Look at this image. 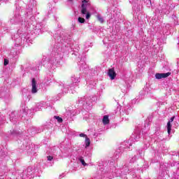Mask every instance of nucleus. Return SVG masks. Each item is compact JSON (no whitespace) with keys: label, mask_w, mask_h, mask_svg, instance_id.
Instances as JSON below:
<instances>
[{"label":"nucleus","mask_w":179,"mask_h":179,"mask_svg":"<svg viewBox=\"0 0 179 179\" xmlns=\"http://www.w3.org/2000/svg\"><path fill=\"white\" fill-rule=\"evenodd\" d=\"M99 164H101L99 165V171H101V173H103V174H110V173H114L115 170V166H114V161H108V162H102Z\"/></svg>","instance_id":"1"},{"label":"nucleus","mask_w":179,"mask_h":179,"mask_svg":"<svg viewBox=\"0 0 179 179\" xmlns=\"http://www.w3.org/2000/svg\"><path fill=\"white\" fill-rule=\"evenodd\" d=\"M57 40H59L60 43L66 47L67 48L71 47V41H72V38L71 36L68 35L66 32L62 31L59 36L57 37Z\"/></svg>","instance_id":"2"},{"label":"nucleus","mask_w":179,"mask_h":179,"mask_svg":"<svg viewBox=\"0 0 179 179\" xmlns=\"http://www.w3.org/2000/svg\"><path fill=\"white\" fill-rule=\"evenodd\" d=\"M139 138H141V134H138V133H134L132 134L130 139L128 141H124V143L120 146V149H129L130 146H132V141L136 142Z\"/></svg>","instance_id":"3"},{"label":"nucleus","mask_w":179,"mask_h":179,"mask_svg":"<svg viewBox=\"0 0 179 179\" xmlns=\"http://www.w3.org/2000/svg\"><path fill=\"white\" fill-rule=\"evenodd\" d=\"M33 174V168L29 166L22 172H16L17 179H29V177Z\"/></svg>","instance_id":"4"},{"label":"nucleus","mask_w":179,"mask_h":179,"mask_svg":"<svg viewBox=\"0 0 179 179\" xmlns=\"http://www.w3.org/2000/svg\"><path fill=\"white\" fill-rule=\"evenodd\" d=\"M23 22V17L20 15L19 10H16L14 15L10 19V24H20Z\"/></svg>","instance_id":"5"},{"label":"nucleus","mask_w":179,"mask_h":179,"mask_svg":"<svg viewBox=\"0 0 179 179\" xmlns=\"http://www.w3.org/2000/svg\"><path fill=\"white\" fill-rule=\"evenodd\" d=\"M96 100V98L92 97H87L86 96L78 98V104L82 106H90L91 103H93Z\"/></svg>","instance_id":"6"},{"label":"nucleus","mask_w":179,"mask_h":179,"mask_svg":"<svg viewBox=\"0 0 179 179\" xmlns=\"http://www.w3.org/2000/svg\"><path fill=\"white\" fill-rule=\"evenodd\" d=\"M70 87H73V86H76L79 82H80V76H78L76 75H72L71 77Z\"/></svg>","instance_id":"7"},{"label":"nucleus","mask_w":179,"mask_h":179,"mask_svg":"<svg viewBox=\"0 0 179 179\" xmlns=\"http://www.w3.org/2000/svg\"><path fill=\"white\" fill-rule=\"evenodd\" d=\"M32 31L36 36H39V34H41L44 31V28L41 27L40 24H38Z\"/></svg>","instance_id":"8"},{"label":"nucleus","mask_w":179,"mask_h":179,"mask_svg":"<svg viewBox=\"0 0 179 179\" xmlns=\"http://www.w3.org/2000/svg\"><path fill=\"white\" fill-rule=\"evenodd\" d=\"M20 148L22 150H29L30 149V145L29 143H27V140H23V141H20Z\"/></svg>","instance_id":"9"},{"label":"nucleus","mask_w":179,"mask_h":179,"mask_svg":"<svg viewBox=\"0 0 179 179\" xmlns=\"http://www.w3.org/2000/svg\"><path fill=\"white\" fill-rule=\"evenodd\" d=\"M81 13L82 15H86L85 19L87 20L90 19V16H92L90 13L87 12V8L85 7V4L81 6Z\"/></svg>","instance_id":"10"},{"label":"nucleus","mask_w":179,"mask_h":179,"mask_svg":"<svg viewBox=\"0 0 179 179\" xmlns=\"http://www.w3.org/2000/svg\"><path fill=\"white\" fill-rule=\"evenodd\" d=\"M38 92V90L37 89V82H36L35 78H32L31 80V93L32 94H36Z\"/></svg>","instance_id":"11"},{"label":"nucleus","mask_w":179,"mask_h":179,"mask_svg":"<svg viewBox=\"0 0 179 179\" xmlns=\"http://www.w3.org/2000/svg\"><path fill=\"white\" fill-rule=\"evenodd\" d=\"M171 75V73L170 72L162 73H157L155 74V78L156 79H163L164 78H169V76H170Z\"/></svg>","instance_id":"12"},{"label":"nucleus","mask_w":179,"mask_h":179,"mask_svg":"<svg viewBox=\"0 0 179 179\" xmlns=\"http://www.w3.org/2000/svg\"><path fill=\"white\" fill-rule=\"evenodd\" d=\"M108 76L110 78L111 80H114L115 79V76H117V73L114 71V69H110L108 71Z\"/></svg>","instance_id":"13"},{"label":"nucleus","mask_w":179,"mask_h":179,"mask_svg":"<svg viewBox=\"0 0 179 179\" xmlns=\"http://www.w3.org/2000/svg\"><path fill=\"white\" fill-rule=\"evenodd\" d=\"M175 118H176V116L171 117V119L169 120V121L167 123V132H168L169 135H170V134H171V122H173V121H174Z\"/></svg>","instance_id":"14"},{"label":"nucleus","mask_w":179,"mask_h":179,"mask_svg":"<svg viewBox=\"0 0 179 179\" xmlns=\"http://www.w3.org/2000/svg\"><path fill=\"white\" fill-rule=\"evenodd\" d=\"M60 87L61 89H62V93L66 94V93H68V92L69 91V87H71V85H65V84L63 85H60Z\"/></svg>","instance_id":"15"},{"label":"nucleus","mask_w":179,"mask_h":179,"mask_svg":"<svg viewBox=\"0 0 179 179\" xmlns=\"http://www.w3.org/2000/svg\"><path fill=\"white\" fill-rule=\"evenodd\" d=\"M10 57L15 59H17V50L16 49L12 50L10 53Z\"/></svg>","instance_id":"16"},{"label":"nucleus","mask_w":179,"mask_h":179,"mask_svg":"<svg viewBox=\"0 0 179 179\" xmlns=\"http://www.w3.org/2000/svg\"><path fill=\"white\" fill-rule=\"evenodd\" d=\"M169 167H170V164H169L168 163H164V164L160 165V169L163 171H166V169H169Z\"/></svg>","instance_id":"17"},{"label":"nucleus","mask_w":179,"mask_h":179,"mask_svg":"<svg viewBox=\"0 0 179 179\" xmlns=\"http://www.w3.org/2000/svg\"><path fill=\"white\" fill-rule=\"evenodd\" d=\"M10 121L13 124H16V117H15V112H12L10 115Z\"/></svg>","instance_id":"18"},{"label":"nucleus","mask_w":179,"mask_h":179,"mask_svg":"<svg viewBox=\"0 0 179 179\" xmlns=\"http://www.w3.org/2000/svg\"><path fill=\"white\" fill-rule=\"evenodd\" d=\"M109 123H110V120L108 119V116L104 115L103 118V124L104 125H107V124H109Z\"/></svg>","instance_id":"19"},{"label":"nucleus","mask_w":179,"mask_h":179,"mask_svg":"<svg viewBox=\"0 0 179 179\" xmlns=\"http://www.w3.org/2000/svg\"><path fill=\"white\" fill-rule=\"evenodd\" d=\"M82 5H84V8H89L90 6V3L89 2V0H83Z\"/></svg>","instance_id":"20"},{"label":"nucleus","mask_w":179,"mask_h":179,"mask_svg":"<svg viewBox=\"0 0 179 179\" xmlns=\"http://www.w3.org/2000/svg\"><path fill=\"white\" fill-rule=\"evenodd\" d=\"M42 107H44V103H37L36 111H39V110H41Z\"/></svg>","instance_id":"21"},{"label":"nucleus","mask_w":179,"mask_h":179,"mask_svg":"<svg viewBox=\"0 0 179 179\" xmlns=\"http://www.w3.org/2000/svg\"><path fill=\"white\" fill-rule=\"evenodd\" d=\"M78 162H80V164H83V166H87V164L85 162V159H83V157H80L78 158Z\"/></svg>","instance_id":"22"},{"label":"nucleus","mask_w":179,"mask_h":179,"mask_svg":"<svg viewBox=\"0 0 179 179\" xmlns=\"http://www.w3.org/2000/svg\"><path fill=\"white\" fill-rule=\"evenodd\" d=\"M96 18L100 22V23H104V18H103L100 14L96 15Z\"/></svg>","instance_id":"23"},{"label":"nucleus","mask_w":179,"mask_h":179,"mask_svg":"<svg viewBox=\"0 0 179 179\" xmlns=\"http://www.w3.org/2000/svg\"><path fill=\"white\" fill-rule=\"evenodd\" d=\"M129 111H131V107H130V106H127V107H125L124 110V113L127 115H129Z\"/></svg>","instance_id":"24"},{"label":"nucleus","mask_w":179,"mask_h":179,"mask_svg":"<svg viewBox=\"0 0 179 179\" xmlns=\"http://www.w3.org/2000/svg\"><path fill=\"white\" fill-rule=\"evenodd\" d=\"M90 146V138L86 137L85 138V148H89Z\"/></svg>","instance_id":"25"},{"label":"nucleus","mask_w":179,"mask_h":179,"mask_svg":"<svg viewBox=\"0 0 179 179\" xmlns=\"http://www.w3.org/2000/svg\"><path fill=\"white\" fill-rule=\"evenodd\" d=\"M122 170V174H120V176H122L123 174H124V175L128 174V171H129L128 168L125 167Z\"/></svg>","instance_id":"26"},{"label":"nucleus","mask_w":179,"mask_h":179,"mask_svg":"<svg viewBox=\"0 0 179 179\" xmlns=\"http://www.w3.org/2000/svg\"><path fill=\"white\" fill-rule=\"evenodd\" d=\"M54 118L57 120V122L61 123L62 122L63 120L59 116H54Z\"/></svg>","instance_id":"27"},{"label":"nucleus","mask_w":179,"mask_h":179,"mask_svg":"<svg viewBox=\"0 0 179 179\" xmlns=\"http://www.w3.org/2000/svg\"><path fill=\"white\" fill-rule=\"evenodd\" d=\"M48 162H54V157L52 156H48Z\"/></svg>","instance_id":"28"},{"label":"nucleus","mask_w":179,"mask_h":179,"mask_svg":"<svg viewBox=\"0 0 179 179\" xmlns=\"http://www.w3.org/2000/svg\"><path fill=\"white\" fill-rule=\"evenodd\" d=\"M135 162H136V156L133 157L130 159V163H135Z\"/></svg>","instance_id":"29"},{"label":"nucleus","mask_w":179,"mask_h":179,"mask_svg":"<svg viewBox=\"0 0 179 179\" xmlns=\"http://www.w3.org/2000/svg\"><path fill=\"white\" fill-rule=\"evenodd\" d=\"M78 22L79 23H84L85 22V18H82L81 17H78Z\"/></svg>","instance_id":"30"},{"label":"nucleus","mask_w":179,"mask_h":179,"mask_svg":"<svg viewBox=\"0 0 179 179\" xmlns=\"http://www.w3.org/2000/svg\"><path fill=\"white\" fill-rule=\"evenodd\" d=\"M53 51H54V52H55L56 54H59V48H53Z\"/></svg>","instance_id":"31"},{"label":"nucleus","mask_w":179,"mask_h":179,"mask_svg":"<svg viewBox=\"0 0 179 179\" xmlns=\"http://www.w3.org/2000/svg\"><path fill=\"white\" fill-rule=\"evenodd\" d=\"M79 136H80V138H85V139L87 138V136L83 133L80 134Z\"/></svg>","instance_id":"32"},{"label":"nucleus","mask_w":179,"mask_h":179,"mask_svg":"<svg viewBox=\"0 0 179 179\" xmlns=\"http://www.w3.org/2000/svg\"><path fill=\"white\" fill-rule=\"evenodd\" d=\"M159 131H160V127H157L155 129V134L159 135Z\"/></svg>","instance_id":"33"},{"label":"nucleus","mask_w":179,"mask_h":179,"mask_svg":"<svg viewBox=\"0 0 179 179\" xmlns=\"http://www.w3.org/2000/svg\"><path fill=\"white\" fill-rule=\"evenodd\" d=\"M27 115V113L26 112H23V115H22V120H26L25 117Z\"/></svg>","instance_id":"34"},{"label":"nucleus","mask_w":179,"mask_h":179,"mask_svg":"<svg viewBox=\"0 0 179 179\" xmlns=\"http://www.w3.org/2000/svg\"><path fill=\"white\" fill-rule=\"evenodd\" d=\"M9 64V60L8 59H4V66H6Z\"/></svg>","instance_id":"35"},{"label":"nucleus","mask_w":179,"mask_h":179,"mask_svg":"<svg viewBox=\"0 0 179 179\" xmlns=\"http://www.w3.org/2000/svg\"><path fill=\"white\" fill-rule=\"evenodd\" d=\"M2 29L3 30V31H8V29L7 27L3 26L2 27Z\"/></svg>","instance_id":"36"},{"label":"nucleus","mask_w":179,"mask_h":179,"mask_svg":"<svg viewBox=\"0 0 179 179\" xmlns=\"http://www.w3.org/2000/svg\"><path fill=\"white\" fill-rule=\"evenodd\" d=\"M59 178H62L63 177H65V173H62L61 175H59Z\"/></svg>","instance_id":"37"},{"label":"nucleus","mask_w":179,"mask_h":179,"mask_svg":"<svg viewBox=\"0 0 179 179\" xmlns=\"http://www.w3.org/2000/svg\"><path fill=\"white\" fill-rule=\"evenodd\" d=\"M138 153H139L140 156H142V153H143V151L138 150Z\"/></svg>","instance_id":"38"},{"label":"nucleus","mask_w":179,"mask_h":179,"mask_svg":"<svg viewBox=\"0 0 179 179\" xmlns=\"http://www.w3.org/2000/svg\"><path fill=\"white\" fill-rule=\"evenodd\" d=\"M31 20H34V16L31 17Z\"/></svg>","instance_id":"39"},{"label":"nucleus","mask_w":179,"mask_h":179,"mask_svg":"<svg viewBox=\"0 0 179 179\" xmlns=\"http://www.w3.org/2000/svg\"><path fill=\"white\" fill-rule=\"evenodd\" d=\"M98 136L97 133L94 134V136Z\"/></svg>","instance_id":"40"},{"label":"nucleus","mask_w":179,"mask_h":179,"mask_svg":"<svg viewBox=\"0 0 179 179\" xmlns=\"http://www.w3.org/2000/svg\"><path fill=\"white\" fill-rule=\"evenodd\" d=\"M27 15H31V11H29V13H27Z\"/></svg>","instance_id":"41"},{"label":"nucleus","mask_w":179,"mask_h":179,"mask_svg":"<svg viewBox=\"0 0 179 179\" xmlns=\"http://www.w3.org/2000/svg\"><path fill=\"white\" fill-rule=\"evenodd\" d=\"M122 93H125V90L122 89Z\"/></svg>","instance_id":"42"},{"label":"nucleus","mask_w":179,"mask_h":179,"mask_svg":"<svg viewBox=\"0 0 179 179\" xmlns=\"http://www.w3.org/2000/svg\"><path fill=\"white\" fill-rule=\"evenodd\" d=\"M11 134L13 135V134H16V131H13Z\"/></svg>","instance_id":"43"},{"label":"nucleus","mask_w":179,"mask_h":179,"mask_svg":"<svg viewBox=\"0 0 179 179\" xmlns=\"http://www.w3.org/2000/svg\"><path fill=\"white\" fill-rule=\"evenodd\" d=\"M83 69V67L80 68V71H82Z\"/></svg>","instance_id":"44"},{"label":"nucleus","mask_w":179,"mask_h":179,"mask_svg":"<svg viewBox=\"0 0 179 179\" xmlns=\"http://www.w3.org/2000/svg\"><path fill=\"white\" fill-rule=\"evenodd\" d=\"M25 40H26V41H29V39H27V38H25Z\"/></svg>","instance_id":"45"},{"label":"nucleus","mask_w":179,"mask_h":179,"mask_svg":"<svg viewBox=\"0 0 179 179\" xmlns=\"http://www.w3.org/2000/svg\"><path fill=\"white\" fill-rule=\"evenodd\" d=\"M17 44V45H19V44H20V42H18Z\"/></svg>","instance_id":"46"},{"label":"nucleus","mask_w":179,"mask_h":179,"mask_svg":"<svg viewBox=\"0 0 179 179\" xmlns=\"http://www.w3.org/2000/svg\"><path fill=\"white\" fill-rule=\"evenodd\" d=\"M17 40H20V38H17L16 41H17Z\"/></svg>","instance_id":"47"},{"label":"nucleus","mask_w":179,"mask_h":179,"mask_svg":"<svg viewBox=\"0 0 179 179\" xmlns=\"http://www.w3.org/2000/svg\"><path fill=\"white\" fill-rule=\"evenodd\" d=\"M58 27H61V25H58Z\"/></svg>","instance_id":"48"},{"label":"nucleus","mask_w":179,"mask_h":179,"mask_svg":"<svg viewBox=\"0 0 179 179\" xmlns=\"http://www.w3.org/2000/svg\"><path fill=\"white\" fill-rule=\"evenodd\" d=\"M25 92L27 90H24Z\"/></svg>","instance_id":"49"},{"label":"nucleus","mask_w":179,"mask_h":179,"mask_svg":"<svg viewBox=\"0 0 179 179\" xmlns=\"http://www.w3.org/2000/svg\"><path fill=\"white\" fill-rule=\"evenodd\" d=\"M178 156H179V152H178Z\"/></svg>","instance_id":"50"},{"label":"nucleus","mask_w":179,"mask_h":179,"mask_svg":"<svg viewBox=\"0 0 179 179\" xmlns=\"http://www.w3.org/2000/svg\"><path fill=\"white\" fill-rule=\"evenodd\" d=\"M30 10H31V8L30 9Z\"/></svg>","instance_id":"51"},{"label":"nucleus","mask_w":179,"mask_h":179,"mask_svg":"<svg viewBox=\"0 0 179 179\" xmlns=\"http://www.w3.org/2000/svg\"><path fill=\"white\" fill-rule=\"evenodd\" d=\"M69 1H72V0H69Z\"/></svg>","instance_id":"52"},{"label":"nucleus","mask_w":179,"mask_h":179,"mask_svg":"<svg viewBox=\"0 0 179 179\" xmlns=\"http://www.w3.org/2000/svg\"><path fill=\"white\" fill-rule=\"evenodd\" d=\"M0 1H2V0H0Z\"/></svg>","instance_id":"53"}]
</instances>
